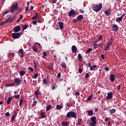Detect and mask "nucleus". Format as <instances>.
Masks as SVG:
<instances>
[{"label":"nucleus","instance_id":"nucleus-18","mask_svg":"<svg viewBox=\"0 0 126 126\" xmlns=\"http://www.w3.org/2000/svg\"><path fill=\"white\" fill-rule=\"evenodd\" d=\"M61 66H62L63 68H64L65 69L66 68V64L64 62H63L61 63Z\"/></svg>","mask_w":126,"mask_h":126},{"label":"nucleus","instance_id":"nucleus-50","mask_svg":"<svg viewBox=\"0 0 126 126\" xmlns=\"http://www.w3.org/2000/svg\"><path fill=\"white\" fill-rule=\"evenodd\" d=\"M56 88H57V87H56V85L52 86V90H55V89H56Z\"/></svg>","mask_w":126,"mask_h":126},{"label":"nucleus","instance_id":"nucleus-45","mask_svg":"<svg viewBox=\"0 0 126 126\" xmlns=\"http://www.w3.org/2000/svg\"><path fill=\"white\" fill-rule=\"evenodd\" d=\"M37 77H38V73H35L33 75V78L36 79V78H37Z\"/></svg>","mask_w":126,"mask_h":126},{"label":"nucleus","instance_id":"nucleus-13","mask_svg":"<svg viewBox=\"0 0 126 126\" xmlns=\"http://www.w3.org/2000/svg\"><path fill=\"white\" fill-rule=\"evenodd\" d=\"M58 25L61 30H62V29H63V23L62 22H58Z\"/></svg>","mask_w":126,"mask_h":126},{"label":"nucleus","instance_id":"nucleus-5","mask_svg":"<svg viewBox=\"0 0 126 126\" xmlns=\"http://www.w3.org/2000/svg\"><path fill=\"white\" fill-rule=\"evenodd\" d=\"M13 39H18L19 37H20V33L17 32V33H13L12 35Z\"/></svg>","mask_w":126,"mask_h":126},{"label":"nucleus","instance_id":"nucleus-38","mask_svg":"<svg viewBox=\"0 0 126 126\" xmlns=\"http://www.w3.org/2000/svg\"><path fill=\"white\" fill-rule=\"evenodd\" d=\"M23 18V16H22V15H20V17L19 18V19L17 20V23H18V22H19V21H20V20H21V19Z\"/></svg>","mask_w":126,"mask_h":126},{"label":"nucleus","instance_id":"nucleus-49","mask_svg":"<svg viewBox=\"0 0 126 126\" xmlns=\"http://www.w3.org/2000/svg\"><path fill=\"white\" fill-rule=\"evenodd\" d=\"M10 114L9 112H6L5 114V116H6V117H9Z\"/></svg>","mask_w":126,"mask_h":126},{"label":"nucleus","instance_id":"nucleus-57","mask_svg":"<svg viewBox=\"0 0 126 126\" xmlns=\"http://www.w3.org/2000/svg\"><path fill=\"white\" fill-rule=\"evenodd\" d=\"M33 25H36V24H37V21H34L33 22Z\"/></svg>","mask_w":126,"mask_h":126},{"label":"nucleus","instance_id":"nucleus-63","mask_svg":"<svg viewBox=\"0 0 126 126\" xmlns=\"http://www.w3.org/2000/svg\"><path fill=\"white\" fill-rule=\"evenodd\" d=\"M109 120V117H106L105 119V122H107V121H108Z\"/></svg>","mask_w":126,"mask_h":126},{"label":"nucleus","instance_id":"nucleus-35","mask_svg":"<svg viewBox=\"0 0 126 126\" xmlns=\"http://www.w3.org/2000/svg\"><path fill=\"white\" fill-rule=\"evenodd\" d=\"M78 125H81V124H82V119H79L78 120Z\"/></svg>","mask_w":126,"mask_h":126},{"label":"nucleus","instance_id":"nucleus-16","mask_svg":"<svg viewBox=\"0 0 126 126\" xmlns=\"http://www.w3.org/2000/svg\"><path fill=\"white\" fill-rule=\"evenodd\" d=\"M105 14H106V15H107V16H109V15L111 14V10L110 9L106 10L105 11Z\"/></svg>","mask_w":126,"mask_h":126},{"label":"nucleus","instance_id":"nucleus-36","mask_svg":"<svg viewBox=\"0 0 126 126\" xmlns=\"http://www.w3.org/2000/svg\"><path fill=\"white\" fill-rule=\"evenodd\" d=\"M93 97V94H91L89 97H88L87 98V100H88V101H91V99H92Z\"/></svg>","mask_w":126,"mask_h":126},{"label":"nucleus","instance_id":"nucleus-22","mask_svg":"<svg viewBox=\"0 0 126 126\" xmlns=\"http://www.w3.org/2000/svg\"><path fill=\"white\" fill-rule=\"evenodd\" d=\"M97 67V65H93L92 66H91L90 68V70L92 71V70H94V68H96Z\"/></svg>","mask_w":126,"mask_h":126},{"label":"nucleus","instance_id":"nucleus-8","mask_svg":"<svg viewBox=\"0 0 126 126\" xmlns=\"http://www.w3.org/2000/svg\"><path fill=\"white\" fill-rule=\"evenodd\" d=\"M21 29L20 28V26H17L16 27L14 28V32H15V33H17V32H19Z\"/></svg>","mask_w":126,"mask_h":126},{"label":"nucleus","instance_id":"nucleus-21","mask_svg":"<svg viewBox=\"0 0 126 126\" xmlns=\"http://www.w3.org/2000/svg\"><path fill=\"white\" fill-rule=\"evenodd\" d=\"M77 19L79 21V20H82V19H83V16L82 15H79L77 18Z\"/></svg>","mask_w":126,"mask_h":126},{"label":"nucleus","instance_id":"nucleus-10","mask_svg":"<svg viewBox=\"0 0 126 126\" xmlns=\"http://www.w3.org/2000/svg\"><path fill=\"white\" fill-rule=\"evenodd\" d=\"M71 50L72 53H76V52H77V48H76V46L75 45H73L71 47Z\"/></svg>","mask_w":126,"mask_h":126},{"label":"nucleus","instance_id":"nucleus-20","mask_svg":"<svg viewBox=\"0 0 126 126\" xmlns=\"http://www.w3.org/2000/svg\"><path fill=\"white\" fill-rule=\"evenodd\" d=\"M11 102V97H9L8 99L7 100L6 103L7 105H9L10 103Z\"/></svg>","mask_w":126,"mask_h":126},{"label":"nucleus","instance_id":"nucleus-17","mask_svg":"<svg viewBox=\"0 0 126 126\" xmlns=\"http://www.w3.org/2000/svg\"><path fill=\"white\" fill-rule=\"evenodd\" d=\"M78 60L79 62H81V61H82V56L81 54H79L78 55Z\"/></svg>","mask_w":126,"mask_h":126},{"label":"nucleus","instance_id":"nucleus-60","mask_svg":"<svg viewBox=\"0 0 126 126\" xmlns=\"http://www.w3.org/2000/svg\"><path fill=\"white\" fill-rule=\"evenodd\" d=\"M75 95L76 96H78V95H79V92H76L75 93Z\"/></svg>","mask_w":126,"mask_h":126},{"label":"nucleus","instance_id":"nucleus-52","mask_svg":"<svg viewBox=\"0 0 126 126\" xmlns=\"http://www.w3.org/2000/svg\"><path fill=\"white\" fill-rule=\"evenodd\" d=\"M40 92H39V91H37L35 92V95H36L37 96V95H39V93Z\"/></svg>","mask_w":126,"mask_h":126},{"label":"nucleus","instance_id":"nucleus-53","mask_svg":"<svg viewBox=\"0 0 126 126\" xmlns=\"http://www.w3.org/2000/svg\"><path fill=\"white\" fill-rule=\"evenodd\" d=\"M83 71V70H82L81 68L79 69V73H82V72Z\"/></svg>","mask_w":126,"mask_h":126},{"label":"nucleus","instance_id":"nucleus-37","mask_svg":"<svg viewBox=\"0 0 126 126\" xmlns=\"http://www.w3.org/2000/svg\"><path fill=\"white\" fill-rule=\"evenodd\" d=\"M27 28H28V25H25L23 27V30H26Z\"/></svg>","mask_w":126,"mask_h":126},{"label":"nucleus","instance_id":"nucleus-11","mask_svg":"<svg viewBox=\"0 0 126 126\" xmlns=\"http://www.w3.org/2000/svg\"><path fill=\"white\" fill-rule=\"evenodd\" d=\"M73 14H75V11L71 9V10H70L68 13V16H69L70 17L72 16V15H73Z\"/></svg>","mask_w":126,"mask_h":126},{"label":"nucleus","instance_id":"nucleus-39","mask_svg":"<svg viewBox=\"0 0 126 126\" xmlns=\"http://www.w3.org/2000/svg\"><path fill=\"white\" fill-rule=\"evenodd\" d=\"M37 17H38V14L36 13V15H35L32 18V20H35V19H36Z\"/></svg>","mask_w":126,"mask_h":126},{"label":"nucleus","instance_id":"nucleus-6","mask_svg":"<svg viewBox=\"0 0 126 126\" xmlns=\"http://www.w3.org/2000/svg\"><path fill=\"white\" fill-rule=\"evenodd\" d=\"M14 82L16 83V84L18 86V85H20V84H21V80L19 78H16L14 79Z\"/></svg>","mask_w":126,"mask_h":126},{"label":"nucleus","instance_id":"nucleus-41","mask_svg":"<svg viewBox=\"0 0 126 126\" xmlns=\"http://www.w3.org/2000/svg\"><path fill=\"white\" fill-rule=\"evenodd\" d=\"M43 83L45 85L48 84V81H47V80L45 79L43 80Z\"/></svg>","mask_w":126,"mask_h":126},{"label":"nucleus","instance_id":"nucleus-23","mask_svg":"<svg viewBox=\"0 0 126 126\" xmlns=\"http://www.w3.org/2000/svg\"><path fill=\"white\" fill-rule=\"evenodd\" d=\"M20 76H23L25 74V71L22 70L19 72Z\"/></svg>","mask_w":126,"mask_h":126},{"label":"nucleus","instance_id":"nucleus-14","mask_svg":"<svg viewBox=\"0 0 126 126\" xmlns=\"http://www.w3.org/2000/svg\"><path fill=\"white\" fill-rule=\"evenodd\" d=\"M112 97L113 94L112 93L110 92L107 94V96H106V98H107L108 100L110 99H112Z\"/></svg>","mask_w":126,"mask_h":126},{"label":"nucleus","instance_id":"nucleus-56","mask_svg":"<svg viewBox=\"0 0 126 126\" xmlns=\"http://www.w3.org/2000/svg\"><path fill=\"white\" fill-rule=\"evenodd\" d=\"M104 69L106 70V71H109V68L108 67H105Z\"/></svg>","mask_w":126,"mask_h":126},{"label":"nucleus","instance_id":"nucleus-3","mask_svg":"<svg viewBox=\"0 0 126 126\" xmlns=\"http://www.w3.org/2000/svg\"><path fill=\"white\" fill-rule=\"evenodd\" d=\"M90 121L92 122L90 124V126H96V116H93L91 117Z\"/></svg>","mask_w":126,"mask_h":126},{"label":"nucleus","instance_id":"nucleus-30","mask_svg":"<svg viewBox=\"0 0 126 126\" xmlns=\"http://www.w3.org/2000/svg\"><path fill=\"white\" fill-rule=\"evenodd\" d=\"M92 52V48H89L86 51V54H89Z\"/></svg>","mask_w":126,"mask_h":126},{"label":"nucleus","instance_id":"nucleus-33","mask_svg":"<svg viewBox=\"0 0 126 126\" xmlns=\"http://www.w3.org/2000/svg\"><path fill=\"white\" fill-rule=\"evenodd\" d=\"M51 108H52V105L47 106L46 107V111H49V110H51Z\"/></svg>","mask_w":126,"mask_h":126},{"label":"nucleus","instance_id":"nucleus-59","mask_svg":"<svg viewBox=\"0 0 126 126\" xmlns=\"http://www.w3.org/2000/svg\"><path fill=\"white\" fill-rule=\"evenodd\" d=\"M57 77L58 78L61 77V73L60 72L58 74Z\"/></svg>","mask_w":126,"mask_h":126},{"label":"nucleus","instance_id":"nucleus-1","mask_svg":"<svg viewBox=\"0 0 126 126\" xmlns=\"http://www.w3.org/2000/svg\"><path fill=\"white\" fill-rule=\"evenodd\" d=\"M66 118H73L74 119H76V118H77V114H76V112H75L70 111L67 113Z\"/></svg>","mask_w":126,"mask_h":126},{"label":"nucleus","instance_id":"nucleus-7","mask_svg":"<svg viewBox=\"0 0 126 126\" xmlns=\"http://www.w3.org/2000/svg\"><path fill=\"white\" fill-rule=\"evenodd\" d=\"M113 31H119V26L116 25L115 24H113L112 26Z\"/></svg>","mask_w":126,"mask_h":126},{"label":"nucleus","instance_id":"nucleus-26","mask_svg":"<svg viewBox=\"0 0 126 126\" xmlns=\"http://www.w3.org/2000/svg\"><path fill=\"white\" fill-rule=\"evenodd\" d=\"M67 125H68V122L64 121L62 122V126H66Z\"/></svg>","mask_w":126,"mask_h":126},{"label":"nucleus","instance_id":"nucleus-42","mask_svg":"<svg viewBox=\"0 0 126 126\" xmlns=\"http://www.w3.org/2000/svg\"><path fill=\"white\" fill-rule=\"evenodd\" d=\"M12 85L10 83L6 84V87H11Z\"/></svg>","mask_w":126,"mask_h":126},{"label":"nucleus","instance_id":"nucleus-48","mask_svg":"<svg viewBox=\"0 0 126 126\" xmlns=\"http://www.w3.org/2000/svg\"><path fill=\"white\" fill-rule=\"evenodd\" d=\"M99 41H100V40H103V36L102 35H100L98 37Z\"/></svg>","mask_w":126,"mask_h":126},{"label":"nucleus","instance_id":"nucleus-19","mask_svg":"<svg viewBox=\"0 0 126 126\" xmlns=\"http://www.w3.org/2000/svg\"><path fill=\"white\" fill-rule=\"evenodd\" d=\"M107 46L106 47L104 48V51H107V50H108V49L109 48H110V46H111V44H110V43H107L106 44Z\"/></svg>","mask_w":126,"mask_h":126},{"label":"nucleus","instance_id":"nucleus-47","mask_svg":"<svg viewBox=\"0 0 126 126\" xmlns=\"http://www.w3.org/2000/svg\"><path fill=\"white\" fill-rule=\"evenodd\" d=\"M29 70L30 71H33V70H34V69H33V67L30 66L29 67Z\"/></svg>","mask_w":126,"mask_h":126},{"label":"nucleus","instance_id":"nucleus-51","mask_svg":"<svg viewBox=\"0 0 126 126\" xmlns=\"http://www.w3.org/2000/svg\"><path fill=\"white\" fill-rule=\"evenodd\" d=\"M23 102V100H22V99L20 100V102H19L20 106H21V105H22Z\"/></svg>","mask_w":126,"mask_h":126},{"label":"nucleus","instance_id":"nucleus-25","mask_svg":"<svg viewBox=\"0 0 126 126\" xmlns=\"http://www.w3.org/2000/svg\"><path fill=\"white\" fill-rule=\"evenodd\" d=\"M115 112H116V110L115 109H109V113L110 114H115Z\"/></svg>","mask_w":126,"mask_h":126},{"label":"nucleus","instance_id":"nucleus-29","mask_svg":"<svg viewBox=\"0 0 126 126\" xmlns=\"http://www.w3.org/2000/svg\"><path fill=\"white\" fill-rule=\"evenodd\" d=\"M15 118H16V115L13 114L11 117V121H12V122H13L14 121V119H15Z\"/></svg>","mask_w":126,"mask_h":126},{"label":"nucleus","instance_id":"nucleus-62","mask_svg":"<svg viewBox=\"0 0 126 126\" xmlns=\"http://www.w3.org/2000/svg\"><path fill=\"white\" fill-rule=\"evenodd\" d=\"M49 69H50L51 70H52V69H53V66H50L49 67Z\"/></svg>","mask_w":126,"mask_h":126},{"label":"nucleus","instance_id":"nucleus-32","mask_svg":"<svg viewBox=\"0 0 126 126\" xmlns=\"http://www.w3.org/2000/svg\"><path fill=\"white\" fill-rule=\"evenodd\" d=\"M45 57H47V53H46V52L44 51L43 52V55L42 56V58H43V59H45Z\"/></svg>","mask_w":126,"mask_h":126},{"label":"nucleus","instance_id":"nucleus-12","mask_svg":"<svg viewBox=\"0 0 126 126\" xmlns=\"http://www.w3.org/2000/svg\"><path fill=\"white\" fill-rule=\"evenodd\" d=\"M87 113H88V115L90 117L94 116V113L92 110H88L87 111Z\"/></svg>","mask_w":126,"mask_h":126},{"label":"nucleus","instance_id":"nucleus-2","mask_svg":"<svg viewBox=\"0 0 126 126\" xmlns=\"http://www.w3.org/2000/svg\"><path fill=\"white\" fill-rule=\"evenodd\" d=\"M103 7V5L102 3H100L98 5H94L93 7V9L94 10V11H96V12H98V11H100L101 9H102V8Z\"/></svg>","mask_w":126,"mask_h":126},{"label":"nucleus","instance_id":"nucleus-28","mask_svg":"<svg viewBox=\"0 0 126 126\" xmlns=\"http://www.w3.org/2000/svg\"><path fill=\"white\" fill-rule=\"evenodd\" d=\"M40 116H41L42 119H44V118H46V115L45 114L44 112H41Z\"/></svg>","mask_w":126,"mask_h":126},{"label":"nucleus","instance_id":"nucleus-27","mask_svg":"<svg viewBox=\"0 0 126 126\" xmlns=\"http://www.w3.org/2000/svg\"><path fill=\"white\" fill-rule=\"evenodd\" d=\"M113 42H114V39H113L112 38H111L109 40L108 39V44L112 45L113 44Z\"/></svg>","mask_w":126,"mask_h":126},{"label":"nucleus","instance_id":"nucleus-61","mask_svg":"<svg viewBox=\"0 0 126 126\" xmlns=\"http://www.w3.org/2000/svg\"><path fill=\"white\" fill-rule=\"evenodd\" d=\"M57 2V0H52V3H56Z\"/></svg>","mask_w":126,"mask_h":126},{"label":"nucleus","instance_id":"nucleus-31","mask_svg":"<svg viewBox=\"0 0 126 126\" xmlns=\"http://www.w3.org/2000/svg\"><path fill=\"white\" fill-rule=\"evenodd\" d=\"M62 108H63V106H62V105H58L56 106V109H57V110H61Z\"/></svg>","mask_w":126,"mask_h":126},{"label":"nucleus","instance_id":"nucleus-40","mask_svg":"<svg viewBox=\"0 0 126 126\" xmlns=\"http://www.w3.org/2000/svg\"><path fill=\"white\" fill-rule=\"evenodd\" d=\"M14 97L15 98V99H19L20 98V95L19 94L14 95Z\"/></svg>","mask_w":126,"mask_h":126},{"label":"nucleus","instance_id":"nucleus-44","mask_svg":"<svg viewBox=\"0 0 126 126\" xmlns=\"http://www.w3.org/2000/svg\"><path fill=\"white\" fill-rule=\"evenodd\" d=\"M8 12H9V11H8V10H6V11H5V12H4L3 13V16H4V15H5V14H7V13Z\"/></svg>","mask_w":126,"mask_h":126},{"label":"nucleus","instance_id":"nucleus-54","mask_svg":"<svg viewBox=\"0 0 126 126\" xmlns=\"http://www.w3.org/2000/svg\"><path fill=\"white\" fill-rule=\"evenodd\" d=\"M85 77L86 78H88L89 77V74L88 73L86 74Z\"/></svg>","mask_w":126,"mask_h":126},{"label":"nucleus","instance_id":"nucleus-58","mask_svg":"<svg viewBox=\"0 0 126 126\" xmlns=\"http://www.w3.org/2000/svg\"><path fill=\"white\" fill-rule=\"evenodd\" d=\"M88 66H89V67H91V63H88Z\"/></svg>","mask_w":126,"mask_h":126},{"label":"nucleus","instance_id":"nucleus-15","mask_svg":"<svg viewBox=\"0 0 126 126\" xmlns=\"http://www.w3.org/2000/svg\"><path fill=\"white\" fill-rule=\"evenodd\" d=\"M110 80L112 82L115 81V75L114 74H112L110 76Z\"/></svg>","mask_w":126,"mask_h":126},{"label":"nucleus","instance_id":"nucleus-43","mask_svg":"<svg viewBox=\"0 0 126 126\" xmlns=\"http://www.w3.org/2000/svg\"><path fill=\"white\" fill-rule=\"evenodd\" d=\"M94 49H97V48H98V44H96L95 43H94Z\"/></svg>","mask_w":126,"mask_h":126},{"label":"nucleus","instance_id":"nucleus-34","mask_svg":"<svg viewBox=\"0 0 126 126\" xmlns=\"http://www.w3.org/2000/svg\"><path fill=\"white\" fill-rule=\"evenodd\" d=\"M123 20V19L120 17L117 19L116 20V22H119V21H122Z\"/></svg>","mask_w":126,"mask_h":126},{"label":"nucleus","instance_id":"nucleus-4","mask_svg":"<svg viewBox=\"0 0 126 126\" xmlns=\"http://www.w3.org/2000/svg\"><path fill=\"white\" fill-rule=\"evenodd\" d=\"M18 9V5H17V4H14L12 7H11L10 9V12L13 13L15 10H17Z\"/></svg>","mask_w":126,"mask_h":126},{"label":"nucleus","instance_id":"nucleus-24","mask_svg":"<svg viewBox=\"0 0 126 126\" xmlns=\"http://www.w3.org/2000/svg\"><path fill=\"white\" fill-rule=\"evenodd\" d=\"M24 51H23V49H22L19 50V53H20V54H21V57H23V56L24 55Z\"/></svg>","mask_w":126,"mask_h":126},{"label":"nucleus","instance_id":"nucleus-55","mask_svg":"<svg viewBox=\"0 0 126 126\" xmlns=\"http://www.w3.org/2000/svg\"><path fill=\"white\" fill-rule=\"evenodd\" d=\"M79 11L81 12V13H84V10L82 9H79Z\"/></svg>","mask_w":126,"mask_h":126},{"label":"nucleus","instance_id":"nucleus-64","mask_svg":"<svg viewBox=\"0 0 126 126\" xmlns=\"http://www.w3.org/2000/svg\"><path fill=\"white\" fill-rule=\"evenodd\" d=\"M101 59H102V60H104V55L101 54Z\"/></svg>","mask_w":126,"mask_h":126},{"label":"nucleus","instance_id":"nucleus-9","mask_svg":"<svg viewBox=\"0 0 126 126\" xmlns=\"http://www.w3.org/2000/svg\"><path fill=\"white\" fill-rule=\"evenodd\" d=\"M6 23H7V22H11V15H8L7 16V18L6 20L5 21Z\"/></svg>","mask_w":126,"mask_h":126},{"label":"nucleus","instance_id":"nucleus-46","mask_svg":"<svg viewBox=\"0 0 126 126\" xmlns=\"http://www.w3.org/2000/svg\"><path fill=\"white\" fill-rule=\"evenodd\" d=\"M36 104H37V101L36 100H34L32 104L33 107H34V106H36Z\"/></svg>","mask_w":126,"mask_h":126}]
</instances>
